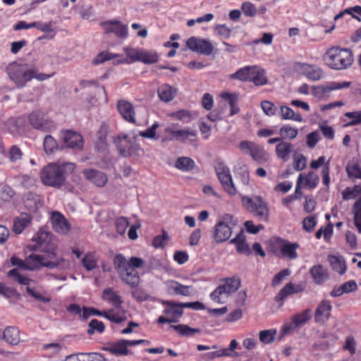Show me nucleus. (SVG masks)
<instances>
[{"label":"nucleus","instance_id":"obj_1","mask_svg":"<svg viewBox=\"0 0 361 361\" xmlns=\"http://www.w3.org/2000/svg\"><path fill=\"white\" fill-rule=\"evenodd\" d=\"M36 242L35 249L40 250L42 255L44 267L49 269H65L68 262L58 253V246L52 236L47 231L40 230L33 238Z\"/></svg>","mask_w":361,"mask_h":361},{"label":"nucleus","instance_id":"obj_2","mask_svg":"<svg viewBox=\"0 0 361 361\" xmlns=\"http://www.w3.org/2000/svg\"><path fill=\"white\" fill-rule=\"evenodd\" d=\"M113 264L121 280L131 287L139 286L140 278L136 269L142 268L145 261L138 257L127 259L123 254H116L113 258Z\"/></svg>","mask_w":361,"mask_h":361},{"label":"nucleus","instance_id":"obj_3","mask_svg":"<svg viewBox=\"0 0 361 361\" xmlns=\"http://www.w3.org/2000/svg\"><path fill=\"white\" fill-rule=\"evenodd\" d=\"M75 169L72 162L51 163L44 166L40 172V178L45 185L60 188L66 182V176Z\"/></svg>","mask_w":361,"mask_h":361},{"label":"nucleus","instance_id":"obj_4","mask_svg":"<svg viewBox=\"0 0 361 361\" xmlns=\"http://www.w3.org/2000/svg\"><path fill=\"white\" fill-rule=\"evenodd\" d=\"M353 54L350 49L332 47L326 52V61L329 67L336 70L348 68L353 63Z\"/></svg>","mask_w":361,"mask_h":361},{"label":"nucleus","instance_id":"obj_5","mask_svg":"<svg viewBox=\"0 0 361 361\" xmlns=\"http://www.w3.org/2000/svg\"><path fill=\"white\" fill-rule=\"evenodd\" d=\"M6 72L18 87H24L35 76V70L27 64L12 63L6 67Z\"/></svg>","mask_w":361,"mask_h":361},{"label":"nucleus","instance_id":"obj_6","mask_svg":"<svg viewBox=\"0 0 361 361\" xmlns=\"http://www.w3.org/2000/svg\"><path fill=\"white\" fill-rule=\"evenodd\" d=\"M236 224L233 216L230 214H224L216 224L213 231V240L217 243H222L228 240L232 233L231 226Z\"/></svg>","mask_w":361,"mask_h":361},{"label":"nucleus","instance_id":"obj_7","mask_svg":"<svg viewBox=\"0 0 361 361\" xmlns=\"http://www.w3.org/2000/svg\"><path fill=\"white\" fill-rule=\"evenodd\" d=\"M114 142L119 152V154L123 157H129L133 155L140 156L143 149L136 142L135 137L130 139L127 135H118Z\"/></svg>","mask_w":361,"mask_h":361},{"label":"nucleus","instance_id":"obj_8","mask_svg":"<svg viewBox=\"0 0 361 361\" xmlns=\"http://www.w3.org/2000/svg\"><path fill=\"white\" fill-rule=\"evenodd\" d=\"M243 205L260 221H267L269 219V209L267 204L259 197L250 198L243 197Z\"/></svg>","mask_w":361,"mask_h":361},{"label":"nucleus","instance_id":"obj_9","mask_svg":"<svg viewBox=\"0 0 361 361\" xmlns=\"http://www.w3.org/2000/svg\"><path fill=\"white\" fill-rule=\"evenodd\" d=\"M27 119L31 126L43 132H51L56 128L54 121L49 119L40 109L32 111Z\"/></svg>","mask_w":361,"mask_h":361},{"label":"nucleus","instance_id":"obj_10","mask_svg":"<svg viewBox=\"0 0 361 361\" xmlns=\"http://www.w3.org/2000/svg\"><path fill=\"white\" fill-rule=\"evenodd\" d=\"M186 46L191 51L205 56H209L214 51V46L209 40L195 37H190Z\"/></svg>","mask_w":361,"mask_h":361},{"label":"nucleus","instance_id":"obj_11","mask_svg":"<svg viewBox=\"0 0 361 361\" xmlns=\"http://www.w3.org/2000/svg\"><path fill=\"white\" fill-rule=\"evenodd\" d=\"M312 317V311L310 309L304 310L301 312L293 315L290 323L283 326L281 330L282 335H286L297 327L304 325L311 319Z\"/></svg>","mask_w":361,"mask_h":361},{"label":"nucleus","instance_id":"obj_12","mask_svg":"<svg viewBox=\"0 0 361 361\" xmlns=\"http://www.w3.org/2000/svg\"><path fill=\"white\" fill-rule=\"evenodd\" d=\"M350 84H351L350 82H347V81H344V82H329L326 83V85L313 86L312 87V94L317 97L322 98L326 94H328L333 90L348 88L350 86Z\"/></svg>","mask_w":361,"mask_h":361},{"label":"nucleus","instance_id":"obj_13","mask_svg":"<svg viewBox=\"0 0 361 361\" xmlns=\"http://www.w3.org/2000/svg\"><path fill=\"white\" fill-rule=\"evenodd\" d=\"M105 33H114L119 38H126L128 36V27L122 24L119 20H109L101 23Z\"/></svg>","mask_w":361,"mask_h":361},{"label":"nucleus","instance_id":"obj_14","mask_svg":"<svg viewBox=\"0 0 361 361\" xmlns=\"http://www.w3.org/2000/svg\"><path fill=\"white\" fill-rule=\"evenodd\" d=\"M60 136L68 147L82 149L83 147L82 137L78 133L67 130L61 132Z\"/></svg>","mask_w":361,"mask_h":361},{"label":"nucleus","instance_id":"obj_15","mask_svg":"<svg viewBox=\"0 0 361 361\" xmlns=\"http://www.w3.org/2000/svg\"><path fill=\"white\" fill-rule=\"evenodd\" d=\"M295 66L298 71L301 72L310 80L316 81L320 80L324 76L323 71L319 67L301 63H297Z\"/></svg>","mask_w":361,"mask_h":361},{"label":"nucleus","instance_id":"obj_16","mask_svg":"<svg viewBox=\"0 0 361 361\" xmlns=\"http://www.w3.org/2000/svg\"><path fill=\"white\" fill-rule=\"evenodd\" d=\"M82 173L87 180L98 187L104 186L108 180L107 176L104 172L96 169H84Z\"/></svg>","mask_w":361,"mask_h":361},{"label":"nucleus","instance_id":"obj_17","mask_svg":"<svg viewBox=\"0 0 361 361\" xmlns=\"http://www.w3.org/2000/svg\"><path fill=\"white\" fill-rule=\"evenodd\" d=\"M53 229L59 233L66 234L70 230V225L66 218L59 212H54L51 215Z\"/></svg>","mask_w":361,"mask_h":361},{"label":"nucleus","instance_id":"obj_18","mask_svg":"<svg viewBox=\"0 0 361 361\" xmlns=\"http://www.w3.org/2000/svg\"><path fill=\"white\" fill-rule=\"evenodd\" d=\"M178 124H172L165 128V132L169 133L172 136V139H176L180 142H185L190 136L195 137L196 133L194 130L189 129H175V126Z\"/></svg>","mask_w":361,"mask_h":361},{"label":"nucleus","instance_id":"obj_19","mask_svg":"<svg viewBox=\"0 0 361 361\" xmlns=\"http://www.w3.org/2000/svg\"><path fill=\"white\" fill-rule=\"evenodd\" d=\"M117 109L122 116V117L127 121L134 123L135 122V111L133 106L131 103L124 101L120 100L117 104Z\"/></svg>","mask_w":361,"mask_h":361},{"label":"nucleus","instance_id":"obj_20","mask_svg":"<svg viewBox=\"0 0 361 361\" xmlns=\"http://www.w3.org/2000/svg\"><path fill=\"white\" fill-rule=\"evenodd\" d=\"M102 298L112 304L116 309H120L123 302L122 297L112 288H104L102 291Z\"/></svg>","mask_w":361,"mask_h":361},{"label":"nucleus","instance_id":"obj_21","mask_svg":"<svg viewBox=\"0 0 361 361\" xmlns=\"http://www.w3.org/2000/svg\"><path fill=\"white\" fill-rule=\"evenodd\" d=\"M332 305L331 302L326 300H323L315 311V321L317 322L327 321L331 315Z\"/></svg>","mask_w":361,"mask_h":361},{"label":"nucleus","instance_id":"obj_22","mask_svg":"<svg viewBox=\"0 0 361 361\" xmlns=\"http://www.w3.org/2000/svg\"><path fill=\"white\" fill-rule=\"evenodd\" d=\"M302 288L300 285H295L291 282L286 283V285L281 289L278 294L275 296V300L278 302H281V305H283L284 299L288 296L298 293L302 291Z\"/></svg>","mask_w":361,"mask_h":361},{"label":"nucleus","instance_id":"obj_23","mask_svg":"<svg viewBox=\"0 0 361 361\" xmlns=\"http://www.w3.org/2000/svg\"><path fill=\"white\" fill-rule=\"evenodd\" d=\"M124 339L118 340L116 342L111 343L104 348V350L109 352L111 354L116 356L127 355L131 353L130 350L126 347Z\"/></svg>","mask_w":361,"mask_h":361},{"label":"nucleus","instance_id":"obj_24","mask_svg":"<svg viewBox=\"0 0 361 361\" xmlns=\"http://www.w3.org/2000/svg\"><path fill=\"white\" fill-rule=\"evenodd\" d=\"M190 287L183 285L178 281H171L167 286V293L171 295L189 296L191 295Z\"/></svg>","mask_w":361,"mask_h":361},{"label":"nucleus","instance_id":"obj_25","mask_svg":"<svg viewBox=\"0 0 361 361\" xmlns=\"http://www.w3.org/2000/svg\"><path fill=\"white\" fill-rule=\"evenodd\" d=\"M221 286L224 288L226 295L236 292L240 287L241 281L237 276L221 279Z\"/></svg>","mask_w":361,"mask_h":361},{"label":"nucleus","instance_id":"obj_26","mask_svg":"<svg viewBox=\"0 0 361 361\" xmlns=\"http://www.w3.org/2000/svg\"><path fill=\"white\" fill-rule=\"evenodd\" d=\"M176 89L166 83L162 84L157 89L159 98L164 102H169L173 100L176 95Z\"/></svg>","mask_w":361,"mask_h":361},{"label":"nucleus","instance_id":"obj_27","mask_svg":"<svg viewBox=\"0 0 361 361\" xmlns=\"http://www.w3.org/2000/svg\"><path fill=\"white\" fill-rule=\"evenodd\" d=\"M162 305H166L167 307L164 310V313L167 315L176 316L181 317L183 314L182 302H176L172 300H161Z\"/></svg>","mask_w":361,"mask_h":361},{"label":"nucleus","instance_id":"obj_28","mask_svg":"<svg viewBox=\"0 0 361 361\" xmlns=\"http://www.w3.org/2000/svg\"><path fill=\"white\" fill-rule=\"evenodd\" d=\"M314 281L318 285L323 284L329 278V274L326 269L322 265L313 266L310 271Z\"/></svg>","mask_w":361,"mask_h":361},{"label":"nucleus","instance_id":"obj_29","mask_svg":"<svg viewBox=\"0 0 361 361\" xmlns=\"http://www.w3.org/2000/svg\"><path fill=\"white\" fill-rule=\"evenodd\" d=\"M250 82H254L256 86L266 85L268 80L266 76L265 71L259 66H253Z\"/></svg>","mask_w":361,"mask_h":361},{"label":"nucleus","instance_id":"obj_30","mask_svg":"<svg viewBox=\"0 0 361 361\" xmlns=\"http://www.w3.org/2000/svg\"><path fill=\"white\" fill-rule=\"evenodd\" d=\"M218 178L224 188V190L231 196H233L236 194V189L234 185L231 173H228L223 175H219Z\"/></svg>","mask_w":361,"mask_h":361},{"label":"nucleus","instance_id":"obj_31","mask_svg":"<svg viewBox=\"0 0 361 361\" xmlns=\"http://www.w3.org/2000/svg\"><path fill=\"white\" fill-rule=\"evenodd\" d=\"M293 145L290 142L283 141L276 146V156L284 161L289 159V154L292 152Z\"/></svg>","mask_w":361,"mask_h":361},{"label":"nucleus","instance_id":"obj_32","mask_svg":"<svg viewBox=\"0 0 361 361\" xmlns=\"http://www.w3.org/2000/svg\"><path fill=\"white\" fill-rule=\"evenodd\" d=\"M41 267H44L42 253L31 254L26 257V270H38Z\"/></svg>","mask_w":361,"mask_h":361},{"label":"nucleus","instance_id":"obj_33","mask_svg":"<svg viewBox=\"0 0 361 361\" xmlns=\"http://www.w3.org/2000/svg\"><path fill=\"white\" fill-rule=\"evenodd\" d=\"M5 342L16 345L20 342V331L16 326H9L5 329Z\"/></svg>","mask_w":361,"mask_h":361},{"label":"nucleus","instance_id":"obj_34","mask_svg":"<svg viewBox=\"0 0 361 361\" xmlns=\"http://www.w3.org/2000/svg\"><path fill=\"white\" fill-rule=\"evenodd\" d=\"M329 261L332 269L334 271L338 272L341 275H343L345 273L347 267L345 264V259L343 257H336L334 255H329Z\"/></svg>","mask_w":361,"mask_h":361},{"label":"nucleus","instance_id":"obj_35","mask_svg":"<svg viewBox=\"0 0 361 361\" xmlns=\"http://www.w3.org/2000/svg\"><path fill=\"white\" fill-rule=\"evenodd\" d=\"M300 247L298 243L286 241L281 247V252L283 256L294 259L298 257L296 250Z\"/></svg>","mask_w":361,"mask_h":361},{"label":"nucleus","instance_id":"obj_36","mask_svg":"<svg viewBox=\"0 0 361 361\" xmlns=\"http://www.w3.org/2000/svg\"><path fill=\"white\" fill-rule=\"evenodd\" d=\"M175 166L183 171H190L195 166V161L190 157H181L176 159Z\"/></svg>","mask_w":361,"mask_h":361},{"label":"nucleus","instance_id":"obj_37","mask_svg":"<svg viewBox=\"0 0 361 361\" xmlns=\"http://www.w3.org/2000/svg\"><path fill=\"white\" fill-rule=\"evenodd\" d=\"M171 328L178 333L181 336L190 337L195 334L200 333V329L192 328L186 324L171 325Z\"/></svg>","mask_w":361,"mask_h":361},{"label":"nucleus","instance_id":"obj_38","mask_svg":"<svg viewBox=\"0 0 361 361\" xmlns=\"http://www.w3.org/2000/svg\"><path fill=\"white\" fill-rule=\"evenodd\" d=\"M279 133L280 134L283 141H284V140H292L297 137L298 130L290 125H283L281 127Z\"/></svg>","mask_w":361,"mask_h":361},{"label":"nucleus","instance_id":"obj_39","mask_svg":"<svg viewBox=\"0 0 361 361\" xmlns=\"http://www.w3.org/2000/svg\"><path fill=\"white\" fill-rule=\"evenodd\" d=\"M30 217L27 214L21 216L20 218H16L14 220L13 231L16 234H20L30 223Z\"/></svg>","mask_w":361,"mask_h":361},{"label":"nucleus","instance_id":"obj_40","mask_svg":"<svg viewBox=\"0 0 361 361\" xmlns=\"http://www.w3.org/2000/svg\"><path fill=\"white\" fill-rule=\"evenodd\" d=\"M221 97L228 101L230 106V115L233 116L239 112V107L237 106L238 96L235 94L224 92L221 94Z\"/></svg>","mask_w":361,"mask_h":361},{"label":"nucleus","instance_id":"obj_41","mask_svg":"<svg viewBox=\"0 0 361 361\" xmlns=\"http://www.w3.org/2000/svg\"><path fill=\"white\" fill-rule=\"evenodd\" d=\"M252 71L253 66H245L238 70L235 73L232 74L231 78L243 81L250 82Z\"/></svg>","mask_w":361,"mask_h":361},{"label":"nucleus","instance_id":"obj_42","mask_svg":"<svg viewBox=\"0 0 361 361\" xmlns=\"http://www.w3.org/2000/svg\"><path fill=\"white\" fill-rule=\"evenodd\" d=\"M345 15H351V18L357 19L358 21H360V18L358 16H361V6H355L348 8H346L342 12H340L334 17V20H337L341 18H343Z\"/></svg>","mask_w":361,"mask_h":361},{"label":"nucleus","instance_id":"obj_43","mask_svg":"<svg viewBox=\"0 0 361 361\" xmlns=\"http://www.w3.org/2000/svg\"><path fill=\"white\" fill-rule=\"evenodd\" d=\"M280 110L281 116L284 120L290 119L299 122L302 121V116L299 114H295L294 111L288 106H281Z\"/></svg>","mask_w":361,"mask_h":361},{"label":"nucleus","instance_id":"obj_44","mask_svg":"<svg viewBox=\"0 0 361 361\" xmlns=\"http://www.w3.org/2000/svg\"><path fill=\"white\" fill-rule=\"evenodd\" d=\"M346 172L350 178L361 179V166L358 162L348 163L346 166Z\"/></svg>","mask_w":361,"mask_h":361},{"label":"nucleus","instance_id":"obj_45","mask_svg":"<svg viewBox=\"0 0 361 361\" xmlns=\"http://www.w3.org/2000/svg\"><path fill=\"white\" fill-rule=\"evenodd\" d=\"M140 59L139 61L145 64H152L157 62L158 55L157 52L154 51L142 50Z\"/></svg>","mask_w":361,"mask_h":361},{"label":"nucleus","instance_id":"obj_46","mask_svg":"<svg viewBox=\"0 0 361 361\" xmlns=\"http://www.w3.org/2000/svg\"><path fill=\"white\" fill-rule=\"evenodd\" d=\"M307 165V158L302 154L295 152L293 154V168L300 171L305 169Z\"/></svg>","mask_w":361,"mask_h":361},{"label":"nucleus","instance_id":"obj_47","mask_svg":"<svg viewBox=\"0 0 361 361\" xmlns=\"http://www.w3.org/2000/svg\"><path fill=\"white\" fill-rule=\"evenodd\" d=\"M105 326L102 322L98 321L96 319H92L88 324V329L87 333L88 335H93L95 331L99 333L104 332Z\"/></svg>","mask_w":361,"mask_h":361},{"label":"nucleus","instance_id":"obj_48","mask_svg":"<svg viewBox=\"0 0 361 361\" xmlns=\"http://www.w3.org/2000/svg\"><path fill=\"white\" fill-rule=\"evenodd\" d=\"M276 334V330L275 329L261 331L259 332V340L265 344L271 343L274 342Z\"/></svg>","mask_w":361,"mask_h":361},{"label":"nucleus","instance_id":"obj_49","mask_svg":"<svg viewBox=\"0 0 361 361\" xmlns=\"http://www.w3.org/2000/svg\"><path fill=\"white\" fill-rule=\"evenodd\" d=\"M230 353H228L227 349H221L213 352H208L201 355V357L205 361H209L216 357L223 356H229Z\"/></svg>","mask_w":361,"mask_h":361},{"label":"nucleus","instance_id":"obj_50","mask_svg":"<svg viewBox=\"0 0 361 361\" xmlns=\"http://www.w3.org/2000/svg\"><path fill=\"white\" fill-rule=\"evenodd\" d=\"M83 267L87 270L91 271L97 267V259L93 254L86 255L82 259Z\"/></svg>","mask_w":361,"mask_h":361},{"label":"nucleus","instance_id":"obj_51","mask_svg":"<svg viewBox=\"0 0 361 361\" xmlns=\"http://www.w3.org/2000/svg\"><path fill=\"white\" fill-rule=\"evenodd\" d=\"M23 153L18 145H12L8 151V159L11 162L15 163L23 158Z\"/></svg>","mask_w":361,"mask_h":361},{"label":"nucleus","instance_id":"obj_52","mask_svg":"<svg viewBox=\"0 0 361 361\" xmlns=\"http://www.w3.org/2000/svg\"><path fill=\"white\" fill-rule=\"evenodd\" d=\"M58 147L57 142L50 135L45 136L44 139V149L47 154H51Z\"/></svg>","mask_w":361,"mask_h":361},{"label":"nucleus","instance_id":"obj_53","mask_svg":"<svg viewBox=\"0 0 361 361\" xmlns=\"http://www.w3.org/2000/svg\"><path fill=\"white\" fill-rule=\"evenodd\" d=\"M344 115L345 117L351 119L350 121L345 125L346 126H354L361 124V111L346 112Z\"/></svg>","mask_w":361,"mask_h":361},{"label":"nucleus","instance_id":"obj_54","mask_svg":"<svg viewBox=\"0 0 361 361\" xmlns=\"http://www.w3.org/2000/svg\"><path fill=\"white\" fill-rule=\"evenodd\" d=\"M226 295V293L225 292L224 288H223L221 284L210 294V298L214 302L223 304L225 302L224 300H222L223 295Z\"/></svg>","mask_w":361,"mask_h":361},{"label":"nucleus","instance_id":"obj_55","mask_svg":"<svg viewBox=\"0 0 361 361\" xmlns=\"http://www.w3.org/2000/svg\"><path fill=\"white\" fill-rule=\"evenodd\" d=\"M159 126V125L158 122H154L150 128H148L144 131H140L139 135L143 137L154 139L157 140H158V137L156 135V130Z\"/></svg>","mask_w":361,"mask_h":361},{"label":"nucleus","instance_id":"obj_56","mask_svg":"<svg viewBox=\"0 0 361 361\" xmlns=\"http://www.w3.org/2000/svg\"><path fill=\"white\" fill-rule=\"evenodd\" d=\"M171 116L185 123H188L192 119V116L188 110H180L171 114Z\"/></svg>","mask_w":361,"mask_h":361},{"label":"nucleus","instance_id":"obj_57","mask_svg":"<svg viewBox=\"0 0 361 361\" xmlns=\"http://www.w3.org/2000/svg\"><path fill=\"white\" fill-rule=\"evenodd\" d=\"M290 274V271L289 269H282L274 276L271 283V286H278L281 283V282L285 279V278L288 276Z\"/></svg>","mask_w":361,"mask_h":361},{"label":"nucleus","instance_id":"obj_58","mask_svg":"<svg viewBox=\"0 0 361 361\" xmlns=\"http://www.w3.org/2000/svg\"><path fill=\"white\" fill-rule=\"evenodd\" d=\"M169 240V235L164 230L162 231V234L157 235L154 238L152 245L156 248L163 247Z\"/></svg>","mask_w":361,"mask_h":361},{"label":"nucleus","instance_id":"obj_59","mask_svg":"<svg viewBox=\"0 0 361 361\" xmlns=\"http://www.w3.org/2000/svg\"><path fill=\"white\" fill-rule=\"evenodd\" d=\"M81 361H106L105 357L98 353H80Z\"/></svg>","mask_w":361,"mask_h":361},{"label":"nucleus","instance_id":"obj_60","mask_svg":"<svg viewBox=\"0 0 361 361\" xmlns=\"http://www.w3.org/2000/svg\"><path fill=\"white\" fill-rule=\"evenodd\" d=\"M115 226L118 233L123 235L125 233L127 227L129 226L128 219L121 216L116 219Z\"/></svg>","mask_w":361,"mask_h":361},{"label":"nucleus","instance_id":"obj_61","mask_svg":"<svg viewBox=\"0 0 361 361\" xmlns=\"http://www.w3.org/2000/svg\"><path fill=\"white\" fill-rule=\"evenodd\" d=\"M317 225V219L314 216H309L305 217L302 221L303 229L311 233L314 231Z\"/></svg>","mask_w":361,"mask_h":361},{"label":"nucleus","instance_id":"obj_62","mask_svg":"<svg viewBox=\"0 0 361 361\" xmlns=\"http://www.w3.org/2000/svg\"><path fill=\"white\" fill-rule=\"evenodd\" d=\"M261 107L264 114L269 116L275 115L277 111V107L272 102L267 100L261 102Z\"/></svg>","mask_w":361,"mask_h":361},{"label":"nucleus","instance_id":"obj_63","mask_svg":"<svg viewBox=\"0 0 361 361\" xmlns=\"http://www.w3.org/2000/svg\"><path fill=\"white\" fill-rule=\"evenodd\" d=\"M319 183L318 176L313 171H310L305 177V183L304 186H308L309 188H314Z\"/></svg>","mask_w":361,"mask_h":361},{"label":"nucleus","instance_id":"obj_64","mask_svg":"<svg viewBox=\"0 0 361 361\" xmlns=\"http://www.w3.org/2000/svg\"><path fill=\"white\" fill-rule=\"evenodd\" d=\"M237 175L240 177L241 182L244 185H248L250 181L249 171L246 165L240 166L236 170Z\"/></svg>","mask_w":361,"mask_h":361}]
</instances>
